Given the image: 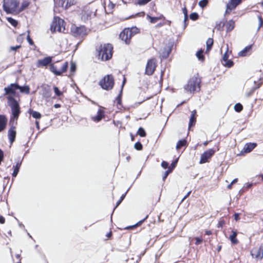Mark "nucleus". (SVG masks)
I'll return each mask as SVG.
<instances>
[{
  "label": "nucleus",
  "instance_id": "nucleus-34",
  "mask_svg": "<svg viewBox=\"0 0 263 263\" xmlns=\"http://www.w3.org/2000/svg\"><path fill=\"white\" fill-rule=\"evenodd\" d=\"M196 56L199 60L202 62L204 61L205 58L203 55V50L202 49H200L197 52Z\"/></svg>",
  "mask_w": 263,
  "mask_h": 263
},
{
  "label": "nucleus",
  "instance_id": "nucleus-21",
  "mask_svg": "<svg viewBox=\"0 0 263 263\" xmlns=\"http://www.w3.org/2000/svg\"><path fill=\"white\" fill-rule=\"evenodd\" d=\"M197 115L196 110H194L191 112V115L190 118L189 123V128L190 129L192 126H195L196 123Z\"/></svg>",
  "mask_w": 263,
  "mask_h": 263
},
{
  "label": "nucleus",
  "instance_id": "nucleus-27",
  "mask_svg": "<svg viewBox=\"0 0 263 263\" xmlns=\"http://www.w3.org/2000/svg\"><path fill=\"white\" fill-rule=\"evenodd\" d=\"M146 17L149 21V22L153 24L156 23L160 20H165V17L163 14H160V15L158 17H153L149 15H147Z\"/></svg>",
  "mask_w": 263,
  "mask_h": 263
},
{
  "label": "nucleus",
  "instance_id": "nucleus-24",
  "mask_svg": "<svg viewBox=\"0 0 263 263\" xmlns=\"http://www.w3.org/2000/svg\"><path fill=\"white\" fill-rule=\"evenodd\" d=\"M256 146V143H248L245 145L243 149L245 153H249L252 151Z\"/></svg>",
  "mask_w": 263,
  "mask_h": 263
},
{
  "label": "nucleus",
  "instance_id": "nucleus-16",
  "mask_svg": "<svg viewBox=\"0 0 263 263\" xmlns=\"http://www.w3.org/2000/svg\"><path fill=\"white\" fill-rule=\"evenodd\" d=\"M242 0H229L226 6V10L225 13H230L232 10L241 4Z\"/></svg>",
  "mask_w": 263,
  "mask_h": 263
},
{
  "label": "nucleus",
  "instance_id": "nucleus-45",
  "mask_svg": "<svg viewBox=\"0 0 263 263\" xmlns=\"http://www.w3.org/2000/svg\"><path fill=\"white\" fill-rule=\"evenodd\" d=\"M182 12L184 14V21L186 22L188 20V14L187 9L185 6L182 8Z\"/></svg>",
  "mask_w": 263,
  "mask_h": 263
},
{
  "label": "nucleus",
  "instance_id": "nucleus-35",
  "mask_svg": "<svg viewBox=\"0 0 263 263\" xmlns=\"http://www.w3.org/2000/svg\"><path fill=\"white\" fill-rule=\"evenodd\" d=\"M6 20L14 27H16L18 25L17 21L11 17H7Z\"/></svg>",
  "mask_w": 263,
  "mask_h": 263
},
{
  "label": "nucleus",
  "instance_id": "nucleus-51",
  "mask_svg": "<svg viewBox=\"0 0 263 263\" xmlns=\"http://www.w3.org/2000/svg\"><path fill=\"white\" fill-rule=\"evenodd\" d=\"M259 20L258 29H259L263 26V18L261 15L258 16Z\"/></svg>",
  "mask_w": 263,
  "mask_h": 263
},
{
  "label": "nucleus",
  "instance_id": "nucleus-60",
  "mask_svg": "<svg viewBox=\"0 0 263 263\" xmlns=\"http://www.w3.org/2000/svg\"><path fill=\"white\" fill-rule=\"evenodd\" d=\"M21 45H17L16 46H11L10 47V50H16L17 49L21 48Z\"/></svg>",
  "mask_w": 263,
  "mask_h": 263
},
{
  "label": "nucleus",
  "instance_id": "nucleus-49",
  "mask_svg": "<svg viewBox=\"0 0 263 263\" xmlns=\"http://www.w3.org/2000/svg\"><path fill=\"white\" fill-rule=\"evenodd\" d=\"M194 239L195 240V244L196 246L200 245L201 243H202V242L203 241V239L201 237H196Z\"/></svg>",
  "mask_w": 263,
  "mask_h": 263
},
{
  "label": "nucleus",
  "instance_id": "nucleus-19",
  "mask_svg": "<svg viewBox=\"0 0 263 263\" xmlns=\"http://www.w3.org/2000/svg\"><path fill=\"white\" fill-rule=\"evenodd\" d=\"M172 50V45L165 46L163 49L161 54V59H165L167 58Z\"/></svg>",
  "mask_w": 263,
  "mask_h": 263
},
{
  "label": "nucleus",
  "instance_id": "nucleus-13",
  "mask_svg": "<svg viewBox=\"0 0 263 263\" xmlns=\"http://www.w3.org/2000/svg\"><path fill=\"white\" fill-rule=\"evenodd\" d=\"M16 83H11L8 87H5L4 91L5 93L4 95L7 96V99L8 100V98L9 97H11L14 98V97L16 95V90H17L16 88Z\"/></svg>",
  "mask_w": 263,
  "mask_h": 263
},
{
  "label": "nucleus",
  "instance_id": "nucleus-56",
  "mask_svg": "<svg viewBox=\"0 0 263 263\" xmlns=\"http://www.w3.org/2000/svg\"><path fill=\"white\" fill-rule=\"evenodd\" d=\"M47 88H48V89H47L48 90L45 93H44V96L47 98L49 97L50 96V90L49 89V86H47Z\"/></svg>",
  "mask_w": 263,
  "mask_h": 263
},
{
  "label": "nucleus",
  "instance_id": "nucleus-40",
  "mask_svg": "<svg viewBox=\"0 0 263 263\" xmlns=\"http://www.w3.org/2000/svg\"><path fill=\"white\" fill-rule=\"evenodd\" d=\"M76 65L74 63L71 62L70 63V72L71 75H73L76 71Z\"/></svg>",
  "mask_w": 263,
  "mask_h": 263
},
{
  "label": "nucleus",
  "instance_id": "nucleus-54",
  "mask_svg": "<svg viewBox=\"0 0 263 263\" xmlns=\"http://www.w3.org/2000/svg\"><path fill=\"white\" fill-rule=\"evenodd\" d=\"M161 166L163 168H167L168 167V163L166 161H163L162 162H161Z\"/></svg>",
  "mask_w": 263,
  "mask_h": 263
},
{
  "label": "nucleus",
  "instance_id": "nucleus-42",
  "mask_svg": "<svg viewBox=\"0 0 263 263\" xmlns=\"http://www.w3.org/2000/svg\"><path fill=\"white\" fill-rule=\"evenodd\" d=\"M152 0H137L136 2V4L140 6H144L148 4Z\"/></svg>",
  "mask_w": 263,
  "mask_h": 263
},
{
  "label": "nucleus",
  "instance_id": "nucleus-58",
  "mask_svg": "<svg viewBox=\"0 0 263 263\" xmlns=\"http://www.w3.org/2000/svg\"><path fill=\"white\" fill-rule=\"evenodd\" d=\"M163 75H164V71L161 70V73H160V80L159 81V83H161V84L162 83Z\"/></svg>",
  "mask_w": 263,
  "mask_h": 263
},
{
  "label": "nucleus",
  "instance_id": "nucleus-30",
  "mask_svg": "<svg viewBox=\"0 0 263 263\" xmlns=\"http://www.w3.org/2000/svg\"><path fill=\"white\" fill-rule=\"evenodd\" d=\"M22 162L20 161H17L15 166H13V172L12 173V177H16L21 166Z\"/></svg>",
  "mask_w": 263,
  "mask_h": 263
},
{
  "label": "nucleus",
  "instance_id": "nucleus-18",
  "mask_svg": "<svg viewBox=\"0 0 263 263\" xmlns=\"http://www.w3.org/2000/svg\"><path fill=\"white\" fill-rule=\"evenodd\" d=\"M16 134L15 126L12 125L8 132V138L11 143H13L15 141Z\"/></svg>",
  "mask_w": 263,
  "mask_h": 263
},
{
  "label": "nucleus",
  "instance_id": "nucleus-38",
  "mask_svg": "<svg viewBox=\"0 0 263 263\" xmlns=\"http://www.w3.org/2000/svg\"><path fill=\"white\" fill-rule=\"evenodd\" d=\"M77 4L76 0H67L66 4L65 6V9H68L70 7L75 5Z\"/></svg>",
  "mask_w": 263,
  "mask_h": 263
},
{
  "label": "nucleus",
  "instance_id": "nucleus-20",
  "mask_svg": "<svg viewBox=\"0 0 263 263\" xmlns=\"http://www.w3.org/2000/svg\"><path fill=\"white\" fill-rule=\"evenodd\" d=\"M178 161V158L176 159L175 161H174L171 164V166H168L167 168V170L164 173V174L163 176V180H165V179L167 178V176L170 173L172 172L173 170L175 168L176 166L177 163Z\"/></svg>",
  "mask_w": 263,
  "mask_h": 263
},
{
  "label": "nucleus",
  "instance_id": "nucleus-48",
  "mask_svg": "<svg viewBox=\"0 0 263 263\" xmlns=\"http://www.w3.org/2000/svg\"><path fill=\"white\" fill-rule=\"evenodd\" d=\"M225 224H226L225 220L221 218L218 221V222L217 224V227L218 228H222L224 226Z\"/></svg>",
  "mask_w": 263,
  "mask_h": 263
},
{
  "label": "nucleus",
  "instance_id": "nucleus-55",
  "mask_svg": "<svg viewBox=\"0 0 263 263\" xmlns=\"http://www.w3.org/2000/svg\"><path fill=\"white\" fill-rule=\"evenodd\" d=\"M4 157V154L3 151L0 148V165L2 163V162L3 161Z\"/></svg>",
  "mask_w": 263,
  "mask_h": 263
},
{
  "label": "nucleus",
  "instance_id": "nucleus-7",
  "mask_svg": "<svg viewBox=\"0 0 263 263\" xmlns=\"http://www.w3.org/2000/svg\"><path fill=\"white\" fill-rule=\"evenodd\" d=\"M99 86L104 90L109 91L111 90L115 85V79L113 75H105L99 82Z\"/></svg>",
  "mask_w": 263,
  "mask_h": 263
},
{
  "label": "nucleus",
  "instance_id": "nucleus-37",
  "mask_svg": "<svg viewBox=\"0 0 263 263\" xmlns=\"http://www.w3.org/2000/svg\"><path fill=\"white\" fill-rule=\"evenodd\" d=\"M148 217V215H147L143 219L138 222L136 224L129 227H127L126 229H133L134 228L140 226Z\"/></svg>",
  "mask_w": 263,
  "mask_h": 263
},
{
  "label": "nucleus",
  "instance_id": "nucleus-63",
  "mask_svg": "<svg viewBox=\"0 0 263 263\" xmlns=\"http://www.w3.org/2000/svg\"><path fill=\"white\" fill-rule=\"evenodd\" d=\"M255 88H253L248 93H247V96L248 97H250L251 96L254 92L255 91Z\"/></svg>",
  "mask_w": 263,
  "mask_h": 263
},
{
  "label": "nucleus",
  "instance_id": "nucleus-57",
  "mask_svg": "<svg viewBox=\"0 0 263 263\" xmlns=\"http://www.w3.org/2000/svg\"><path fill=\"white\" fill-rule=\"evenodd\" d=\"M27 41L29 43V44L30 45H34V42L33 41V40L31 39L29 34H28L27 35Z\"/></svg>",
  "mask_w": 263,
  "mask_h": 263
},
{
  "label": "nucleus",
  "instance_id": "nucleus-31",
  "mask_svg": "<svg viewBox=\"0 0 263 263\" xmlns=\"http://www.w3.org/2000/svg\"><path fill=\"white\" fill-rule=\"evenodd\" d=\"M28 112L32 115L33 118L36 119H40L42 117L41 114L39 112L33 110L32 109H29Z\"/></svg>",
  "mask_w": 263,
  "mask_h": 263
},
{
  "label": "nucleus",
  "instance_id": "nucleus-32",
  "mask_svg": "<svg viewBox=\"0 0 263 263\" xmlns=\"http://www.w3.org/2000/svg\"><path fill=\"white\" fill-rule=\"evenodd\" d=\"M122 90L120 91V93L118 95V96L116 98V105L117 107L120 108V107H122Z\"/></svg>",
  "mask_w": 263,
  "mask_h": 263
},
{
  "label": "nucleus",
  "instance_id": "nucleus-29",
  "mask_svg": "<svg viewBox=\"0 0 263 263\" xmlns=\"http://www.w3.org/2000/svg\"><path fill=\"white\" fill-rule=\"evenodd\" d=\"M16 88L19 89L20 92L22 93H25L26 94H29L30 93V87L28 85L21 86L17 83H16Z\"/></svg>",
  "mask_w": 263,
  "mask_h": 263
},
{
  "label": "nucleus",
  "instance_id": "nucleus-10",
  "mask_svg": "<svg viewBox=\"0 0 263 263\" xmlns=\"http://www.w3.org/2000/svg\"><path fill=\"white\" fill-rule=\"evenodd\" d=\"M157 67V60L155 58H152L147 61L144 74L150 76L155 72Z\"/></svg>",
  "mask_w": 263,
  "mask_h": 263
},
{
  "label": "nucleus",
  "instance_id": "nucleus-50",
  "mask_svg": "<svg viewBox=\"0 0 263 263\" xmlns=\"http://www.w3.org/2000/svg\"><path fill=\"white\" fill-rule=\"evenodd\" d=\"M14 263H21V256L19 254H16L15 256V258L13 259Z\"/></svg>",
  "mask_w": 263,
  "mask_h": 263
},
{
  "label": "nucleus",
  "instance_id": "nucleus-6",
  "mask_svg": "<svg viewBox=\"0 0 263 263\" xmlns=\"http://www.w3.org/2000/svg\"><path fill=\"white\" fill-rule=\"evenodd\" d=\"M200 79L197 76H194L189 80L187 83L184 86V89L187 92L191 93L199 91L200 89Z\"/></svg>",
  "mask_w": 263,
  "mask_h": 263
},
{
  "label": "nucleus",
  "instance_id": "nucleus-9",
  "mask_svg": "<svg viewBox=\"0 0 263 263\" xmlns=\"http://www.w3.org/2000/svg\"><path fill=\"white\" fill-rule=\"evenodd\" d=\"M65 22L59 16H54L50 25V31L52 33L56 31L64 32L65 30Z\"/></svg>",
  "mask_w": 263,
  "mask_h": 263
},
{
  "label": "nucleus",
  "instance_id": "nucleus-64",
  "mask_svg": "<svg viewBox=\"0 0 263 263\" xmlns=\"http://www.w3.org/2000/svg\"><path fill=\"white\" fill-rule=\"evenodd\" d=\"M234 219L235 220L237 221L239 219V214L238 213H235L234 215Z\"/></svg>",
  "mask_w": 263,
  "mask_h": 263
},
{
  "label": "nucleus",
  "instance_id": "nucleus-53",
  "mask_svg": "<svg viewBox=\"0 0 263 263\" xmlns=\"http://www.w3.org/2000/svg\"><path fill=\"white\" fill-rule=\"evenodd\" d=\"M125 195H126V193H125L124 194H123L121 197H120V199L117 201V203H116V208L121 203V202L122 201V200L124 199V198H125Z\"/></svg>",
  "mask_w": 263,
  "mask_h": 263
},
{
  "label": "nucleus",
  "instance_id": "nucleus-26",
  "mask_svg": "<svg viewBox=\"0 0 263 263\" xmlns=\"http://www.w3.org/2000/svg\"><path fill=\"white\" fill-rule=\"evenodd\" d=\"M7 118L5 115H0V132L4 130L6 126Z\"/></svg>",
  "mask_w": 263,
  "mask_h": 263
},
{
  "label": "nucleus",
  "instance_id": "nucleus-2",
  "mask_svg": "<svg viewBox=\"0 0 263 263\" xmlns=\"http://www.w3.org/2000/svg\"><path fill=\"white\" fill-rule=\"evenodd\" d=\"M140 33V29L136 26L125 28L119 34V39L126 45H129L132 38Z\"/></svg>",
  "mask_w": 263,
  "mask_h": 263
},
{
  "label": "nucleus",
  "instance_id": "nucleus-28",
  "mask_svg": "<svg viewBox=\"0 0 263 263\" xmlns=\"http://www.w3.org/2000/svg\"><path fill=\"white\" fill-rule=\"evenodd\" d=\"M232 234L230 236L229 239L232 244L237 245L239 243V241L236 238L237 232L236 231H232Z\"/></svg>",
  "mask_w": 263,
  "mask_h": 263
},
{
  "label": "nucleus",
  "instance_id": "nucleus-59",
  "mask_svg": "<svg viewBox=\"0 0 263 263\" xmlns=\"http://www.w3.org/2000/svg\"><path fill=\"white\" fill-rule=\"evenodd\" d=\"M106 236L107 237V239H111L112 236V233L111 231H110L109 232H108L106 234Z\"/></svg>",
  "mask_w": 263,
  "mask_h": 263
},
{
  "label": "nucleus",
  "instance_id": "nucleus-3",
  "mask_svg": "<svg viewBox=\"0 0 263 263\" xmlns=\"http://www.w3.org/2000/svg\"><path fill=\"white\" fill-rule=\"evenodd\" d=\"M68 67L67 61H57L50 64L49 70L56 76H61L66 72Z\"/></svg>",
  "mask_w": 263,
  "mask_h": 263
},
{
  "label": "nucleus",
  "instance_id": "nucleus-61",
  "mask_svg": "<svg viewBox=\"0 0 263 263\" xmlns=\"http://www.w3.org/2000/svg\"><path fill=\"white\" fill-rule=\"evenodd\" d=\"M5 222V218L2 215H0V223L4 224Z\"/></svg>",
  "mask_w": 263,
  "mask_h": 263
},
{
  "label": "nucleus",
  "instance_id": "nucleus-11",
  "mask_svg": "<svg viewBox=\"0 0 263 263\" xmlns=\"http://www.w3.org/2000/svg\"><path fill=\"white\" fill-rule=\"evenodd\" d=\"M215 153V151L213 148H210L204 152L201 156L199 163L203 164L209 162Z\"/></svg>",
  "mask_w": 263,
  "mask_h": 263
},
{
  "label": "nucleus",
  "instance_id": "nucleus-17",
  "mask_svg": "<svg viewBox=\"0 0 263 263\" xmlns=\"http://www.w3.org/2000/svg\"><path fill=\"white\" fill-rule=\"evenodd\" d=\"M235 22L231 20L223 23L222 27H225L226 31L229 32L233 30L235 27Z\"/></svg>",
  "mask_w": 263,
  "mask_h": 263
},
{
  "label": "nucleus",
  "instance_id": "nucleus-44",
  "mask_svg": "<svg viewBox=\"0 0 263 263\" xmlns=\"http://www.w3.org/2000/svg\"><path fill=\"white\" fill-rule=\"evenodd\" d=\"M190 18L192 21H196L199 18V15L196 12H193L190 15Z\"/></svg>",
  "mask_w": 263,
  "mask_h": 263
},
{
  "label": "nucleus",
  "instance_id": "nucleus-1",
  "mask_svg": "<svg viewBox=\"0 0 263 263\" xmlns=\"http://www.w3.org/2000/svg\"><path fill=\"white\" fill-rule=\"evenodd\" d=\"M114 53V46L110 43L101 44L96 48V54L99 60L105 62L110 60Z\"/></svg>",
  "mask_w": 263,
  "mask_h": 263
},
{
  "label": "nucleus",
  "instance_id": "nucleus-41",
  "mask_svg": "<svg viewBox=\"0 0 263 263\" xmlns=\"http://www.w3.org/2000/svg\"><path fill=\"white\" fill-rule=\"evenodd\" d=\"M234 109L236 112H239L243 109V106L240 103H238L235 105Z\"/></svg>",
  "mask_w": 263,
  "mask_h": 263
},
{
  "label": "nucleus",
  "instance_id": "nucleus-12",
  "mask_svg": "<svg viewBox=\"0 0 263 263\" xmlns=\"http://www.w3.org/2000/svg\"><path fill=\"white\" fill-rule=\"evenodd\" d=\"M105 108L102 106H100L97 112V115L91 117V120L96 123H98L100 122L103 119L105 118Z\"/></svg>",
  "mask_w": 263,
  "mask_h": 263
},
{
  "label": "nucleus",
  "instance_id": "nucleus-47",
  "mask_svg": "<svg viewBox=\"0 0 263 263\" xmlns=\"http://www.w3.org/2000/svg\"><path fill=\"white\" fill-rule=\"evenodd\" d=\"M134 147L138 151H141L143 148V146L140 142H137L134 145Z\"/></svg>",
  "mask_w": 263,
  "mask_h": 263
},
{
  "label": "nucleus",
  "instance_id": "nucleus-8",
  "mask_svg": "<svg viewBox=\"0 0 263 263\" xmlns=\"http://www.w3.org/2000/svg\"><path fill=\"white\" fill-rule=\"evenodd\" d=\"M71 34L80 40H83L88 34V30L85 26H76L73 25L70 28Z\"/></svg>",
  "mask_w": 263,
  "mask_h": 263
},
{
  "label": "nucleus",
  "instance_id": "nucleus-36",
  "mask_svg": "<svg viewBox=\"0 0 263 263\" xmlns=\"http://www.w3.org/2000/svg\"><path fill=\"white\" fill-rule=\"evenodd\" d=\"M206 51H210L213 45V39L212 38H209L206 42Z\"/></svg>",
  "mask_w": 263,
  "mask_h": 263
},
{
  "label": "nucleus",
  "instance_id": "nucleus-14",
  "mask_svg": "<svg viewBox=\"0 0 263 263\" xmlns=\"http://www.w3.org/2000/svg\"><path fill=\"white\" fill-rule=\"evenodd\" d=\"M251 254L252 257L256 259H262L263 258V245H260L259 248H253L251 251Z\"/></svg>",
  "mask_w": 263,
  "mask_h": 263
},
{
  "label": "nucleus",
  "instance_id": "nucleus-46",
  "mask_svg": "<svg viewBox=\"0 0 263 263\" xmlns=\"http://www.w3.org/2000/svg\"><path fill=\"white\" fill-rule=\"evenodd\" d=\"M208 4V0H201L199 2V6L201 8H204Z\"/></svg>",
  "mask_w": 263,
  "mask_h": 263
},
{
  "label": "nucleus",
  "instance_id": "nucleus-5",
  "mask_svg": "<svg viewBox=\"0 0 263 263\" xmlns=\"http://www.w3.org/2000/svg\"><path fill=\"white\" fill-rule=\"evenodd\" d=\"M19 0H3V8L7 14H17Z\"/></svg>",
  "mask_w": 263,
  "mask_h": 263
},
{
  "label": "nucleus",
  "instance_id": "nucleus-4",
  "mask_svg": "<svg viewBox=\"0 0 263 263\" xmlns=\"http://www.w3.org/2000/svg\"><path fill=\"white\" fill-rule=\"evenodd\" d=\"M8 103L11 109V116L10 121L12 120H16V124L21 112V108L18 102L14 98L9 97L8 98Z\"/></svg>",
  "mask_w": 263,
  "mask_h": 263
},
{
  "label": "nucleus",
  "instance_id": "nucleus-23",
  "mask_svg": "<svg viewBox=\"0 0 263 263\" xmlns=\"http://www.w3.org/2000/svg\"><path fill=\"white\" fill-rule=\"evenodd\" d=\"M30 4V2L27 0H23L21 3V6L18 7L17 14L21 13L24 10L28 8Z\"/></svg>",
  "mask_w": 263,
  "mask_h": 263
},
{
  "label": "nucleus",
  "instance_id": "nucleus-39",
  "mask_svg": "<svg viewBox=\"0 0 263 263\" xmlns=\"http://www.w3.org/2000/svg\"><path fill=\"white\" fill-rule=\"evenodd\" d=\"M137 135L141 137H145L146 136V133L143 128L140 127L137 131Z\"/></svg>",
  "mask_w": 263,
  "mask_h": 263
},
{
  "label": "nucleus",
  "instance_id": "nucleus-15",
  "mask_svg": "<svg viewBox=\"0 0 263 263\" xmlns=\"http://www.w3.org/2000/svg\"><path fill=\"white\" fill-rule=\"evenodd\" d=\"M52 58L51 57H46L42 59H39L36 63V66L38 68L50 66L52 64Z\"/></svg>",
  "mask_w": 263,
  "mask_h": 263
},
{
  "label": "nucleus",
  "instance_id": "nucleus-52",
  "mask_svg": "<svg viewBox=\"0 0 263 263\" xmlns=\"http://www.w3.org/2000/svg\"><path fill=\"white\" fill-rule=\"evenodd\" d=\"M228 49H227V51L224 52V53L223 55L222 62L224 61H227L229 57L228 54Z\"/></svg>",
  "mask_w": 263,
  "mask_h": 263
},
{
  "label": "nucleus",
  "instance_id": "nucleus-25",
  "mask_svg": "<svg viewBox=\"0 0 263 263\" xmlns=\"http://www.w3.org/2000/svg\"><path fill=\"white\" fill-rule=\"evenodd\" d=\"M253 45L246 46L244 49L238 53L240 57H245L250 54Z\"/></svg>",
  "mask_w": 263,
  "mask_h": 263
},
{
  "label": "nucleus",
  "instance_id": "nucleus-22",
  "mask_svg": "<svg viewBox=\"0 0 263 263\" xmlns=\"http://www.w3.org/2000/svg\"><path fill=\"white\" fill-rule=\"evenodd\" d=\"M188 145L187 141L186 139H183L179 140L176 145V149L177 151H179L182 148H184V149L186 148V147Z\"/></svg>",
  "mask_w": 263,
  "mask_h": 263
},
{
  "label": "nucleus",
  "instance_id": "nucleus-43",
  "mask_svg": "<svg viewBox=\"0 0 263 263\" xmlns=\"http://www.w3.org/2000/svg\"><path fill=\"white\" fill-rule=\"evenodd\" d=\"M53 90L57 96L60 97L63 96V92L60 91L58 87L54 86Z\"/></svg>",
  "mask_w": 263,
  "mask_h": 263
},
{
  "label": "nucleus",
  "instance_id": "nucleus-33",
  "mask_svg": "<svg viewBox=\"0 0 263 263\" xmlns=\"http://www.w3.org/2000/svg\"><path fill=\"white\" fill-rule=\"evenodd\" d=\"M222 65L227 68H231L234 66V62L231 60L228 59L227 61H224L222 62Z\"/></svg>",
  "mask_w": 263,
  "mask_h": 263
},
{
  "label": "nucleus",
  "instance_id": "nucleus-62",
  "mask_svg": "<svg viewBox=\"0 0 263 263\" xmlns=\"http://www.w3.org/2000/svg\"><path fill=\"white\" fill-rule=\"evenodd\" d=\"M165 24H166V23H165V22L159 23L156 25V27L159 28V27L164 26Z\"/></svg>",
  "mask_w": 263,
  "mask_h": 263
}]
</instances>
